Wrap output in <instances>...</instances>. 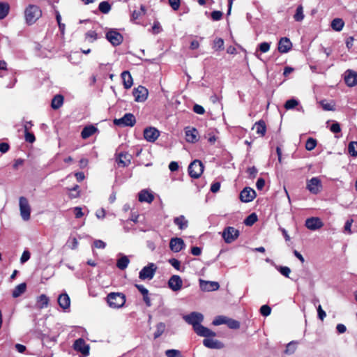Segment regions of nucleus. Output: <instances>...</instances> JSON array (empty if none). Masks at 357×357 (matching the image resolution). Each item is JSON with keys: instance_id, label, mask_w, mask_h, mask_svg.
I'll use <instances>...</instances> for the list:
<instances>
[{"instance_id": "nucleus-1", "label": "nucleus", "mask_w": 357, "mask_h": 357, "mask_svg": "<svg viewBox=\"0 0 357 357\" xmlns=\"http://www.w3.org/2000/svg\"><path fill=\"white\" fill-rule=\"evenodd\" d=\"M183 320L188 324L192 325L194 331L200 337H215V333L209 328L204 326L201 323L204 320V316L202 313L192 312L188 314L183 316Z\"/></svg>"}, {"instance_id": "nucleus-2", "label": "nucleus", "mask_w": 357, "mask_h": 357, "mask_svg": "<svg viewBox=\"0 0 357 357\" xmlns=\"http://www.w3.org/2000/svg\"><path fill=\"white\" fill-rule=\"evenodd\" d=\"M109 306L114 309L122 307L126 303V296L123 293L111 292L107 296Z\"/></svg>"}, {"instance_id": "nucleus-3", "label": "nucleus", "mask_w": 357, "mask_h": 357, "mask_svg": "<svg viewBox=\"0 0 357 357\" xmlns=\"http://www.w3.org/2000/svg\"><path fill=\"white\" fill-rule=\"evenodd\" d=\"M26 22L31 25L34 24L42 15L40 8L36 5H29L24 11Z\"/></svg>"}, {"instance_id": "nucleus-4", "label": "nucleus", "mask_w": 357, "mask_h": 357, "mask_svg": "<svg viewBox=\"0 0 357 357\" xmlns=\"http://www.w3.org/2000/svg\"><path fill=\"white\" fill-rule=\"evenodd\" d=\"M158 269L157 266L154 263H149L144 266L139 273V279L142 280H151L153 278L155 273Z\"/></svg>"}, {"instance_id": "nucleus-5", "label": "nucleus", "mask_w": 357, "mask_h": 357, "mask_svg": "<svg viewBox=\"0 0 357 357\" xmlns=\"http://www.w3.org/2000/svg\"><path fill=\"white\" fill-rule=\"evenodd\" d=\"M204 172V165L199 160H195L188 166L189 175L194 178H198Z\"/></svg>"}, {"instance_id": "nucleus-6", "label": "nucleus", "mask_w": 357, "mask_h": 357, "mask_svg": "<svg viewBox=\"0 0 357 357\" xmlns=\"http://www.w3.org/2000/svg\"><path fill=\"white\" fill-rule=\"evenodd\" d=\"M20 211L22 218L24 221L30 219L31 207L28 199L24 197H20L19 199Z\"/></svg>"}, {"instance_id": "nucleus-7", "label": "nucleus", "mask_w": 357, "mask_h": 357, "mask_svg": "<svg viewBox=\"0 0 357 357\" xmlns=\"http://www.w3.org/2000/svg\"><path fill=\"white\" fill-rule=\"evenodd\" d=\"M106 38L113 46L119 45L123 40V36L116 29H113L106 33Z\"/></svg>"}, {"instance_id": "nucleus-8", "label": "nucleus", "mask_w": 357, "mask_h": 357, "mask_svg": "<svg viewBox=\"0 0 357 357\" xmlns=\"http://www.w3.org/2000/svg\"><path fill=\"white\" fill-rule=\"evenodd\" d=\"M136 119L135 116L131 113H126L120 119H115L114 123L119 126H133L135 124Z\"/></svg>"}, {"instance_id": "nucleus-9", "label": "nucleus", "mask_w": 357, "mask_h": 357, "mask_svg": "<svg viewBox=\"0 0 357 357\" xmlns=\"http://www.w3.org/2000/svg\"><path fill=\"white\" fill-rule=\"evenodd\" d=\"M239 236V231L233 227H226L222 232V238L227 243L234 241Z\"/></svg>"}, {"instance_id": "nucleus-10", "label": "nucleus", "mask_w": 357, "mask_h": 357, "mask_svg": "<svg viewBox=\"0 0 357 357\" xmlns=\"http://www.w3.org/2000/svg\"><path fill=\"white\" fill-rule=\"evenodd\" d=\"M136 102H144L148 97V90L143 86H139L135 88L132 91Z\"/></svg>"}, {"instance_id": "nucleus-11", "label": "nucleus", "mask_w": 357, "mask_h": 357, "mask_svg": "<svg viewBox=\"0 0 357 357\" xmlns=\"http://www.w3.org/2000/svg\"><path fill=\"white\" fill-rule=\"evenodd\" d=\"M183 286V280L178 275H173L168 280V287L173 291H178Z\"/></svg>"}, {"instance_id": "nucleus-12", "label": "nucleus", "mask_w": 357, "mask_h": 357, "mask_svg": "<svg viewBox=\"0 0 357 357\" xmlns=\"http://www.w3.org/2000/svg\"><path fill=\"white\" fill-rule=\"evenodd\" d=\"M74 349L79 351L84 356H88L89 354V346L86 344L84 340L79 338L76 340L73 344Z\"/></svg>"}, {"instance_id": "nucleus-13", "label": "nucleus", "mask_w": 357, "mask_h": 357, "mask_svg": "<svg viewBox=\"0 0 357 357\" xmlns=\"http://www.w3.org/2000/svg\"><path fill=\"white\" fill-rule=\"evenodd\" d=\"M256 197L255 191L251 188H245L240 193V199L243 202H250Z\"/></svg>"}, {"instance_id": "nucleus-14", "label": "nucleus", "mask_w": 357, "mask_h": 357, "mask_svg": "<svg viewBox=\"0 0 357 357\" xmlns=\"http://www.w3.org/2000/svg\"><path fill=\"white\" fill-rule=\"evenodd\" d=\"M159 136L160 132L155 128L149 127L144 130V137L148 142H153Z\"/></svg>"}, {"instance_id": "nucleus-15", "label": "nucleus", "mask_w": 357, "mask_h": 357, "mask_svg": "<svg viewBox=\"0 0 357 357\" xmlns=\"http://www.w3.org/2000/svg\"><path fill=\"white\" fill-rule=\"evenodd\" d=\"M345 84L350 87L357 85V73L351 70H347L344 73Z\"/></svg>"}, {"instance_id": "nucleus-16", "label": "nucleus", "mask_w": 357, "mask_h": 357, "mask_svg": "<svg viewBox=\"0 0 357 357\" xmlns=\"http://www.w3.org/2000/svg\"><path fill=\"white\" fill-rule=\"evenodd\" d=\"M199 286L202 291H211L218 290L220 287L218 282L199 280Z\"/></svg>"}, {"instance_id": "nucleus-17", "label": "nucleus", "mask_w": 357, "mask_h": 357, "mask_svg": "<svg viewBox=\"0 0 357 357\" xmlns=\"http://www.w3.org/2000/svg\"><path fill=\"white\" fill-rule=\"evenodd\" d=\"M320 188H321V181L317 177L312 178L307 183V190L313 194H317L320 190Z\"/></svg>"}, {"instance_id": "nucleus-18", "label": "nucleus", "mask_w": 357, "mask_h": 357, "mask_svg": "<svg viewBox=\"0 0 357 357\" xmlns=\"http://www.w3.org/2000/svg\"><path fill=\"white\" fill-rule=\"evenodd\" d=\"M292 47V43L289 38L287 37L282 38L278 43V51L282 53H287Z\"/></svg>"}, {"instance_id": "nucleus-19", "label": "nucleus", "mask_w": 357, "mask_h": 357, "mask_svg": "<svg viewBox=\"0 0 357 357\" xmlns=\"http://www.w3.org/2000/svg\"><path fill=\"white\" fill-rule=\"evenodd\" d=\"M185 246L184 241L181 238H172L169 242V248L172 251L178 252L183 249Z\"/></svg>"}, {"instance_id": "nucleus-20", "label": "nucleus", "mask_w": 357, "mask_h": 357, "mask_svg": "<svg viewBox=\"0 0 357 357\" xmlns=\"http://www.w3.org/2000/svg\"><path fill=\"white\" fill-rule=\"evenodd\" d=\"M305 227L310 230H316L321 228L323 224L319 218L312 217L305 220Z\"/></svg>"}, {"instance_id": "nucleus-21", "label": "nucleus", "mask_w": 357, "mask_h": 357, "mask_svg": "<svg viewBox=\"0 0 357 357\" xmlns=\"http://www.w3.org/2000/svg\"><path fill=\"white\" fill-rule=\"evenodd\" d=\"M210 337H206L203 340V344L209 349H222L224 347V344L218 340H214L209 338Z\"/></svg>"}, {"instance_id": "nucleus-22", "label": "nucleus", "mask_w": 357, "mask_h": 357, "mask_svg": "<svg viewBox=\"0 0 357 357\" xmlns=\"http://www.w3.org/2000/svg\"><path fill=\"white\" fill-rule=\"evenodd\" d=\"M185 139L188 142L195 143L198 141V131L195 128L185 129Z\"/></svg>"}, {"instance_id": "nucleus-23", "label": "nucleus", "mask_w": 357, "mask_h": 357, "mask_svg": "<svg viewBox=\"0 0 357 357\" xmlns=\"http://www.w3.org/2000/svg\"><path fill=\"white\" fill-rule=\"evenodd\" d=\"M132 156L127 153H121L118 155L116 162L119 165L125 167L130 165Z\"/></svg>"}, {"instance_id": "nucleus-24", "label": "nucleus", "mask_w": 357, "mask_h": 357, "mask_svg": "<svg viewBox=\"0 0 357 357\" xmlns=\"http://www.w3.org/2000/svg\"><path fill=\"white\" fill-rule=\"evenodd\" d=\"M121 76L124 88L126 89L131 88L133 84V80L130 72L127 70L123 71Z\"/></svg>"}, {"instance_id": "nucleus-25", "label": "nucleus", "mask_w": 357, "mask_h": 357, "mask_svg": "<svg viewBox=\"0 0 357 357\" xmlns=\"http://www.w3.org/2000/svg\"><path fill=\"white\" fill-rule=\"evenodd\" d=\"M174 223L181 230H184L188 227V220L183 215L174 218Z\"/></svg>"}, {"instance_id": "nucleus-26", "label": "nucleus", "mask_w": 357, "mask_h": 357, "mask_svg": "<svg viewBox=\"0 0 357 357\" xmlns=\"http://www.w3.org/2000/svg\"><path fill=\"white\" fill-rule=\"evenodd\" d=\"M58 303L59 306L63 310H66L70 307V297L66 293L61 294L58 298Z\"/></svg>"}, {"instance_id": "nucleus-27", "label": "nucleus", "mask_w": 357, "mask_h": 357, "mask_svg": "<svg viewBox=\"0 0 357 357\" xmlns=\"http://www.w3.org/2000/svg\"><path fill=\"white\" fill-rule=\"evenodd\" d=\"M153 199V195L146 190H142L139 193V201L140 202L151 203Z\"/></svg>"}, {"instance_id": "nucleus-28", "label": "nucleus", "mask_w": 357, "mask_h": 357, "mask_svg": "<svg viewBox=\"0 0 357 357\" xmlns=\"http://www.w3.org/2000/svg\"><path fill=\"white\" fill-rule=\"evenodd\" d=\"M97 130L98 129L93 126H85L81 132V136L83 139H87L92 136Z\"/></svg>"}, {"instance_id": "nucleus-29", "label": "nucleus", "mask_w": 357, "mask_h": 357, "mask_svg": "<svg viewBox=\"0 0 357 357\" xmlns=\"http://www.w3.org/2000/svg\"><path fill=\"white\" fill-rule=\"evenodd\" d=\"M252 129L256 130V132L261 136H264L266 131V127L265 122L262 120H260L256 122L252 128Z\"/></svg>"}, {"instance_id": "nucleus-30", "label": "nucleus", "mask_w": 357, "mask_h": 357, "mask_svg": "<svg viewBox=\"0 0 357 357\" xmlns=\"http://www.w3.org/2000/svg\"><path fill=\"white\" fill-rule=\"evenodd\" d=\"M26 289V283L23 282L17 285L13 291L12 296L13 298H17L24 294Z\"/></svg>"}, {"instance_id": "nucleus-31", "label": "nucleus", "mask_w": 357, "mask_h": 357, "mask_svg": "<svg viewBox=\"0 0 357 357\" xmlns=\"http://www.w3.org/2000/svg\"><path fill=\"white\" fill-rule=\"evenodd\" d=\"M130 263L128 257L126 255H122L116 262V266L120 270H125Z\"/></svg>"}, {"instance_id": "nucleus-32", "label": "nucleus", "mask_w": 357, "mask_h": 357, "mask_svg": "<svg viewBox=\"0 0 357 357\" xmlns=\"http://www.w3.org/2000/svg\"><path fill=\"white\" fill-rule=\"evenodd\" d=\"M98 33L93 30H89L84 34V40L93 43L98 39Z\"/></svg>"}, {"instance_id": "nucleus-33", "label": "nucleus", "mask_w": 357, "mask_h": 357, "mask_svg": "<svg viewBox=\"0 0 357 357\" xmlns=\"http://www.w3.org/2000/svg\"><path fill=\"white\" fill-rule=\"evenodd\" d=\"M63 103V97L61 95H56L52 100L51 106L53 109L60 108Z\"/></svg>"}, {"instance_id": "nucleus-34", "label": "nucleus", "mask_w": 357, "mask_h": 357, "mask_svg": "<svg viewBox=\"0 0 357 357\" xmlns=\"http://www.w3.org/2000/svg\"><path fill=\"white\" fill-rule=\"evenodd\" d=\"M10 6L8 3L0 2V20L4 19L9 13Z\"/></svg>"}, {"instance_id": "nucleus-35", "label": "nucleus", "mask_w": 357, "mask_h": 357, "mask_svg": "<svg viewBox=\"0 0 357 357\" xmlns=\"http://www.w3.org/2000/svg\"><path fill=\"white\" fill-rule=\"evenodd\" d=\"M49 303L48 297L45 294H41L38 297L37 303L39 308H44L47 307Z\"/></svg>"}, {"instance_id": "nucleus-36", "label": "nucleus", "mask_w": 357, "mask_h": 357, "mask_svg": "<svg viewBox=\"0 0 357 357\" xmlns=\"http://www.w3.org/2000/svg\"><path fill=\"white\" fill-rule=\"evenodd\" d=\"M304 17L303 8L301 5H300L296 8L294 18L296 22H301L304 19Z\"/></svg>"}, {"instance_id": "nucleus-37", "label": "nucleus", "mask_w": 357, "mask_h": 357, "mask_svg": "<svg viewBox=\"0 0 357 357\" xmlns=\"http://www.w3.org/2000/svg\"><path fill=\"white\" fill-rule=\"evenodd\" d=\"M165 330V324L160 322L156 325V330L154 333V338L157 339L164 333Z\"/></svg>"}, {"instance_id": "nucleus-38", "label": "nucleus", "mask_w": 357, "mask_h": 357, "mask_svg": "<svg viewBox=\"0 0 357 357\" xmlns=\"http://www.w3.org/2000/svg\"><path fill=\"white\" fill-rule=\"evenodd\" d=\"M213 48L215 51L222 50L224 49V40L221 38H215L213 40Z\"/></svg>"}, {"instance_id": "nucleus-39", "label": "nucleus", "mask_w": 357, "mask_h": 357, "mask_svg": "<svg viewBox=\"0 0 357 357\" xmlns=\"http://www.w3.org/2000/svg\"><path fill=\"white\" fill-rule=\"evenodd\" d=\"M296 350V342H290L287 344L286 349L284 350V354L287 355L293 354Z\"/></svg>"}, {"instance_id": "nucleus-40", "label": "nucleus", "mask_w": 357, "mask_h": 357, "mask_svg": "<svg viewBox=\"0 0 357 357\" xmlns=\"http://www.w3.org/2000/svg\"><path fill=\"white\" fill-rule=\"evenodd\" d=\"M257 221V215L253 213L249 215L244 220V224L247 226H252Z\"/></svg>"}, {"instance_id": "nucleus-41", "label": "nucleus", "mask_w": 357, "mask_h": 357, "mask_svg": "<svg viewBox=\"0 0 357 357\" xmlns=\"http://www.w3.org/2000/svg\"><path fill=\"white\" fill-rule=\"evenodd\" d=\"M225 324H227L228 326V327L231 329H238L240 327L239 321H238L235 319H233L227 318V317Z\"/></svg>"}, {"instance_id": "nucleus-42", "label": "nucleus", "mask_w": 357, "mask_h": 357, "mask_svg": "<svg viewBox=\"0 0 357 357\" xmlns=\"http://www.w3.org/2000/svg\"><path fill=\"white\" fill-rule=\"evenodd\" d=\"M98 9L102 13H107L111 10V6L107 1H102L98 6Z\"/></svg>"}, {"instance_id": "nucleus-43", "label": "nucleus", "mask_w": 357, "mask_h": 357, "mask_svg": "<svg viewBox=\"0 0 357 357\" xmlns=\"http://www.w3.org/2000/svg\"><path fill=\"white\" fill-rule=\"evenodd\" d=\"M348 151L351 156H357V142H351L349 144Z\"/></svg>"}, {"instance_id": "nucleus-44", "label": "nucleus", "mask_w": 357, "mask_h": 357, "mask_svg": "<svg viewBox=\"0 0 357 357\" xmlns=\"http://www.w3.org/2000/svg\"><path fill=\"white\" fill-rule=\"evenodd\" d=\"M297 105H298V101L294 98H291L285 102L284 107L286 109H291Z\"/></svg>"}, {"instance_id": "nucleus-45", "label": "nucleus", "mask_w": 357, "mask_h": 357, "mask_svg": "<svg viewBox=\"0 0 357 357\" xmlns=\"http://www.w3.org/2000/svg\"><path fill=\"white\" fill-rule=\"evenodd\" d=\"M167 357H181V353L177 349H168L165 351Z\"/></svg>"}, {"instance_id": "nucleus-46", "label": "nucleus", "mask_w": 357, "mask_h": 357, "mask_svg": "<svg viewBox=\"0 0 357 357\" xmlns=\"http://www.w3.org/2000/svg\"><path fill=\"white\" fill-rule=\"evenodd\" d=\"M317 145L316 139L313 138H309L305 143V149L308 151L313 150Z\"/></svg>"}, {"instance_id": "nucleus-47", "label": "nucleus", "mask_w": 357, "mask_h": 357, "mask_svg": "<svg viewBox=\"0 0 357 357\" xmlns=\"http://www.w3.org/2000/svg\"><path fill=\"white\" fill-rule=\"evenodd\" d=\"M271 43L268 42H263L258 45V50L261 53L268 52L270 50Z\"/></svg>"}, {"instance_id": "nucleus-48", "label": "nucleus", "mask_w": 357, "mask_h": 357, "mask_svg": "<svg viewBox=\"0 0 357 357\" xmlns=\"http://www.w3.org/2000/svg\"><path fill=\"white\" fill-rule=\"evenodd\" d=\"M227 317L225 316H218L213 321V324L215 326H219L223 324H226Z\"/></svg>"}, {"instance_id": "nucleus-49", "label": "nucleus", "mask_w": 357, "mask_h": 357, "mask_svg": "<svg viewBox=\"0 0 357 357\" xmlns=\"http://www.w3.org/2000/svg\"><path fill=\"white\" fill-rule=\"evenodd\" d=\"M271 312V308L267 305H264L260 308V313L264 317L268 316Z\"/></svg>"}, {"instance_id": "nucleus-50", "label": "nucleus", "mask_w": 357, "mask_h": 357, "mask_svg": "<svg viewBox=\"0 0 357 357\" xmlns=\"http://www.w3.org/2000/svg\"><path fill=\"white\" fill-rule=\"evenodd\" d=\"M168 262L175 268L176 269L177 271H180V268H181V262L175 259V258H172V259H169L168 260Z\"/></svg>"}, {"instance_id": "nucleus-51", "label": "nucleus", "mask_w": 357, "mask_h": 357, "mask_svg": "<svg viewBox=\"0 0 357 357\" xmlns=\"http://www.w3.org/2000/svg\"><path fill=\"white\" fill-rule=\"evenodd\" d=\"M24 138L26 142L29 143H33L36 140L34 135L29 132H24Z\"/></svg>"}, {"instance_id": "nucleus-52", "label": "nucleus", "mask_w": 357, "mask_h": 357, "mask_svg": "<svg viewBox=\"0 0 357 357\" xmlns=\"http://www.w3.org/2000/svg\"><path fill=\"white\" fill-rule=\"evenodd\" d=\"M278 270L282 275L287 278L291 273V269L287 266H280Z\"/></svg>"}, {"instance_id": "nucleus-53", "label": "nucleus", "mask_w": 357, "mask_h": 357, "mask_svg": "<svg viewBox=\"0 0 357 357\" xmlns=\"http://www.w3.org/2000/svg\"><path fill=\"white\" fill-rule=\"evenodd\" d=\"M31 257V254L28 250H24L21 256L20 262L24 264Z\"/></svg>"}, {"instance_id": "nucleus-54", "label": "nucleus", "mask_w": 357, "mask_h": 357, "mask_svg": "<svg viewBox=\"0 0 357 357\" xmlns=\"http://www.w3.org/2000/svg\"><path fill=\"white\" fill-rule=\"evenodd\" d=\"M193 112L198 114H204L205 109L202 105L195 104L193 107Z\"/></svg>"}, {"instance_id": "nucleus-55", "label": "nucleus", "mask_w": 357, "mask_h": 357, "mask_svg": "<svg viewBox=\"0 0 357 357\" xmlns=\"http://www.w3.org/2000/svg\"><path fill=\"white\" fill-rule=\"evenodd\" d=\"M222 13L221 11L215 10L211 13V17L214 21L220 20L222 18Z\"/></svg>"}, {"instance_id": "nucleus-56", "label": "nucleus", "mask_w": 357, "mask_h": 357, "mask_svg": "<svg viewBox=\"0 0 357 357\" xmlns=\"http://www.w3.org/2000/svg\"><path fill=\"white\" fill-rule=\"evenodd\" d=\"M169 3L174 10H177L180 6V0H169Z\"/></svg>"}, {"instance_id": "nucleus-57", "label": "nucleus", "mask_w": 357, "mask_h": 357, "mask_svg": "<svg viewBox=\"0 0 357 357\" xmlns=\"http://www.w3.org/2000/svg\"><path fill=\"white\" fill-rule=\"evenodd\" d=\"M321 104L324 110L331 111L334 109V105L332 103H328L325 100H323L321 102Z\"/></svg>"}, {"instance_id": "nucleus-58", "label": "nucleus", "mask_w": 357, "mask_h": 357, "mask_svg": "<svg viewBox=\"0 0 357 357\" xmlns=\"http://www.w3.org/2000/svg\"><path fill=\"white\" fill-rule=\"evenodd\" d=\"M220 183L215 182L211 184L210 190L213 193H216L220 190Z\"/></svg>"}, {"instance_id": "nucleus-59", "label": "nucleus", "mask_w": 357, "mask_h": 357, "mask_svg": "<svg viewBox=\"0 0 357 357\" xmlns=\"http://www.w3.org/2000/svg\"><path fill=\"white\" fill-rule=\"evenodd\" d=\"M344 25V21L340 18H336V31H340L342 29Z\"/></svg>"}, {"instance_id": "nucleus-60", "label": "nucleus", "mask_w": 357, "mask_h": 357, "mask_svg": "<svg viewBox=\"0 0 357 357\" xmlns=\"http://www.w3.org/2000/svg\"><path fill=\"white\" fill-rule=\"evenodd\" d=\"M93 244L96 248L104 249L106 246V243L102 240H96Z\"/></svg>"}, {"instance_id": "nucleus-61", "label": "nucleus", "mask_w": 357, "mask_h": 357, "mask_svg": "<svg viewBox=\"0 0 357 357\" xmlns=\"http://www.w3.org/2000/svg\"><path fill=\"white\" fill-rule=\"evenodd\" d=\"M352 223H353V220L349 219L346 222V223L344 225V231H347L348 234H351V227Z\"/></svg>"}, {"instance_id": "nucleus-62", "label": "nucleus", "mask_w": 357, "mask_h": 357, "mask_svg": "<svg viewBox=\"0 0 357 357\" xmlns=\"http://www.w3.org/2000/svg\"><path fill=\"white\" fill-rule=\"evenodd\" d=\"M248 173L249 174L250 177L255 178L257 174V169L255 167H249L248 169Z\"/></svg>"}, {"instance_id": "nucleus-63", "label": "nucleus", "mask_w": 357, "mask_h": 357, "mask_svg": "<svg viewBox=\"0 0 357 357\" xmlns=\"http://www.w3.org/2000/svg\"><path fill=\"white\" fill-rule=\"evenodd\" d=\"M10 146L8 143L2 142L0 143V151L2 153H6L9 150Z\"/></svg>"}, {"instance_id": "nucleus-64", "label": "nucleus", "mask_w": 357, "mask_h": 357, "mask_svg": "<svg viewBox=\"0 0 357 357\" xmlns=\"http://www.w3.org/2000/svg\"><path fill=\"white\" fill-rule=\"evenodd\" d=\"M265 185V181L262 178H259L257 179L256 183V187L258 190H262Z\"/></svg>"}]
</instances>
